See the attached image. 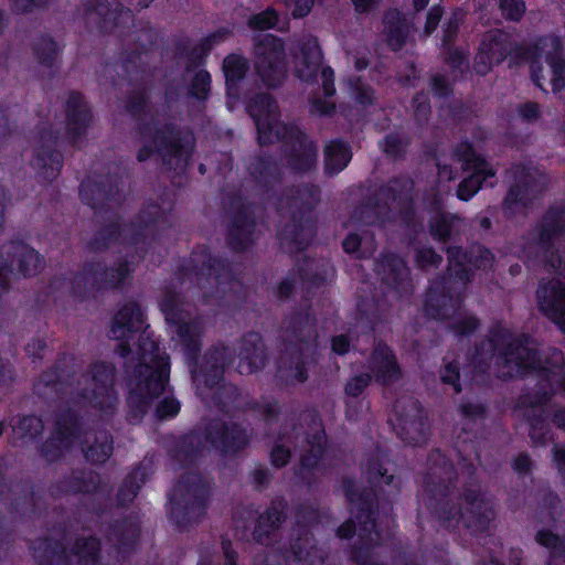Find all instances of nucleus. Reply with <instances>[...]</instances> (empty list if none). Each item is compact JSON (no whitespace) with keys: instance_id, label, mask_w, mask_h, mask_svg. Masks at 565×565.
Segmentation results:
<instances>
[{"instance_id":"obj_1","label":"nucleus","mask_w":565,"mask_h":565,"mask_svg":"<svg viewBox=\"0 0 565 565\" xmlns=\"http://www.w3.org/2000/svg\"><path fill=\"white\" fill-rule=\"evenodd\" d=\"M149 326L137 301L126 302L114 316L108 338L117 340L115 352L122 359L134 352L136 364L128 377L126 396L127 420L139 424L153 402L166 391L170 380V356L148 332Z\"/></svg>"},{"instance_id":"obj_2","label":"nucleus","mask_w":565,"mask_h":565,"mask_svg":"<svg viewBox=\"0 0 565 565\" xmlns=\"http://www.w3.org/2000/svg\"><path fill=\"white\" fill-rule=\"evenodd\" d=\"M160 310L182 347L193 380L202 382L210 390L220 386L225 370L234 362V350L224 344L212 345L200 361L203 331L200 322L191 319L184 310L180 295L166 292L160 301Z\"/></svg>"},{"instance_id":"obj_3","label":"nucleus","mask_w":565,"mask_h":565,"mask_svg":"<svg viewBox=\"0 0 565 565\" xmlns=\"http://www.w3.org/2000/svg\"><path fill=\"white\" fill-rule=\"evenodd\" d=\"M532 235L546 265L561 276L539 284L537 308L565 333V249L561 252L555 247L556 242L565 236V205H550L536 222Z\"/></svg>"},{"instance_id":"obj_4","label":"nucleus","mask_w":565,"mask_h":565,"mask_svg":"<svg viewBox=\"0 0 565 565\" xmlns=\"http://www.w3.org/2000/svg\"><path fill=\"white\" fill-rule=\"evenodd\" d=\"M490 342L498 355L499 377L504 381L535 373L540 380L551 383L565 367L562 350L553 348L543 358L541 350L531 347L533 338L526 332L516 334L498 326L491 330Z\"/></svg>"},{"instance_id":"obj_5","label":"nucleus","mask_w":565,"mask_h":565,"mask_svg":"<svg viewBox=\"0 0 565 565\" xmlns=\"http://www.w3.org/2000/svg\"><path fill=\"white\" fill-rule=\"evenodd\" d=\"M451 484L427 475L424 478L423 502L430 515L443 527H456L460 522L472 534H483L495 516L492 503L476 488L465 487L461 500L465 509L451 498Z\"/></svg>"},{"instance_id":"obj_6","label":"nucleus","mask_w":565,"mask_h":565,"mask_svg":"<svg viewBox=\"0 0 565 565\" xmlns=\"http://www.w3.org/2000/svg\"><path fill=\"white\" fill-rule=\"evenodd\" d=\"M170 210L150 200L143 203L139 212L128 222H122L119 214L108 216L95 231L86 247L92 253H104L115 244L141 249V257L148 252V236L156 239L160 228L169 226Z\"/></svg>"},{"instance_id":"obj_7","label":"nucleus","mask_w":565,"mask_h":565,"mask_svg":"<svg viewBox=\"0 0 565 565\" xmlns=\"http://www.w3.org/2000/svg\"><path fill=\"white\" fill-rule=\"evenodd\" d=\"M317 339V318L311 306L292 310L285 329L284 349L276 365L275 376L279 383L291 386L308 380V366L315 362Z\"/></svg>"},{"instance_id":"obj_8","label":"nucleus","mask_w":565,"mask_h":565,"mask_svg":"<svg viewBox=\"0 0 565 565\" xmlns=\"http://www.w3.org/2000/svg\"><path fill=\"white\" fill-rule=\"evenodd\" d=\"M175 275L181 282L194 284L202 294V302L221 305L227 292L239 284L228 258L214 255L207 246L192 250L178 266Z\"/></svg>"},{"instance_id":"obj_9","label":"nucleus","mask_w":565,"mask_h":565,"mask_svg":"<svg viewBox=\"0 0 565 565\" xmlns=\"http://www.w3.org/2000/svg\"><path fill=\"white\" fill-rule=\"evenodd\" d=\"M342 489L359 523L358 542L351 547L349 558L356 565L377 564L372 558V545L381 540L377 493L373 487L358 488L352 478L342 480Z\"/></svg>"},{"instance_id":"obj_10","label":"nucleus","mask_w":565,"mask_h":565,"mask_svg":"<svg viewBox=\"0 0 565 565\" xmlns=\"http://www.w3.org/2000/svg\"><path fill=\"white\" fill-rule=\"evenodd\" d=\"M320 202V189L313 183H301L290 189L287 204L290 218L279 228L277 236L290 253H301L317 234L315 209Z\"/></svg>"},{"instance_id":"obj_11","label":"nucleus","mask_w":565,"mask_h":565,"mask_svg":"<svg viewBox=\"0 0 565 565\" xmlns=\"http://www.w3.org/2000/svg\"><path fill=\"white\" fill-rule=\"evenodd\" d=\"M142 139H151V143L142 145L137 151V160L146 162L154 153L161 157L163 164L186 166L191 159L194 139L191 134L182 131L172 122L159 125L154 120L142 121L138 125Z\"/></svg>"},{"instance_id":"obj_12","label":"nucleus","mask_w":565,"mask_h":565,"mask_svg":"<svg viewBox=\"0 0 565 565\" xmlns=\"http://www.w3.org/2000/svg\"><path fill=\"white\" fill-rule=\"evenodd\" d=\"M209 498L210 487L202 475L193 471L181 475L168 494L169 516L179 531L202 521L207 511Z\"/></svg>"},{"instance_id":"obj_13","label":"nucleus","mask_w":565,"mask_h":565,"mask_svg":"<svg viewBox=\"0 0 565 565\" xmlns=\"http://www.w3.org/2000/svg\"><path fill=\"white\" fill-rule=\"evenodd\" d=\"M134 271V263L126 256L109 267L102 260L86 262L83 269L74 274L70 294L76 301L84 302L98 292L121 289Z\"/></svg>"},{"instance_id":"obj_14","label":"nucleus","mask_w":565,"mask_h":565,"mask_svg":"<svg viewBox=\"0 0 565 565\" xmlns=\"http://www.w3.org/2000/svg\"><path fill=\"white\" fill-rule=\"evenodd\" d=\"M227 216L225 241L235 253H244L256 243L257 220L255 203L241 191L227 195L224 206Z\"/></svg>"},{"instance_id":"obj_15","label":"nucleus","mask_w":565,"mask_h":565,"mask_svg":"<svg viewBox=\"0 0 565 565\" xmlns=\"http://www.w3.org/2000/svg\"><path fill=\"white\" fill-rule=\"evenodd\" d=\"M513 183L508 188L502 206L505 212L529 209L546 190L548 179L544 172L529 163L511 167Z\"/></svg>"},{"instance_id":"obj_16","label":"nucleus","mask_w":565,"mask_h":565,"mask_svg":"<svg viewBox=\"0 0 565 565\" xmlns=\"http://www.w3.org/2000/svg\"><path fill=\"white\" fill-rule=\"evenodd\" d=\"M282 129L281 153L286 167L299 175L316 171L318 164L317 141L296 124H284Z\"/></svg>"},{"instance_id":"obj_17","label":"nucleus","mask_w":565,"mask_h":565,"mask_svg":"<svg viewBox=\"0 0 565 565\" xmlns=\"http://www.w3.org/2000/svg\"><path fill=\"white\" fill-rule=\"evenodd\" d=\"M255 73L265 86L278 87L286 76V46L282 39L265 34L255 45Z\"/></svg>"},{"instance_id":"obj_18","label":"nucleus","mask_w":565,"mask_h":565,"mask_svg":"<svg viewBox=\"0 0 565 565\" xmlns=\"http://www.w3.org/2000/svg\"><path fill=\"white\" fill-rule=\"evenodd\" d=\"M39 142L34 148L33 164L41 182L51 183L61 173L64 157L60 150V131L52 125L39 127Z\"/></svg>"},{"instance_id":"obj_19","label":"nucleus","mask_w":565,"mask_h":565,"mask_svg":"<svg viewBox=\"0 0 565 565\" xmlns=\"http://www.w3.org/2000/svg\"><path fill=\"white\" fill-rule=\"evenodd\" d=\"M377 194L388 203L398 207V216L403 226L416 236L422 230L418 221L415 200L414 182L407 177H393L379 188Z\"/></svg>"},{"instance_id":"obj_20","label":"nucleus","mask_w":565,"mask_h":565,"mask_svg":"<svg viewBox=\"0 0 565 565\" xmlns=\"http://www.w3.org/2000/svg\"><path fill=\"white\" fill-rule=\"evenodd\" d=\"M394 430L397 437L407 445L422 446L429 437V425L422 404L409 399L406 404L397 401L394 404Z\"/></svg>"},{"instance_id":"obj_21","label":"nucleus","mask_w":565,"mask_h":565,"mask_svg":"<svg viewBox=\"0 0 565 565\" xmlns=\"http://www.w3.org/2000/svg\"><path fill=\"white\" fill-rule=\"evenodd\" d=\"M204 440L222 456H236L249 445L247 429L242 424L218 417L205 425Z\"/></svg>"},{"instance_id":"obj_22","label":"nucleus","mask_w":565,"mask_h":565,"mask_svg":"<svg viewBox=\"0 0 565 565\" xmlns=\"http://www.w3.org/2000/svg\"><path fill=\"white\" fill-rule=\"evenodd\" d=\"M463 299L451 287L447 278L433 282L425 295L423 303L424 316L436 321L454 318L462 307Z\"/></svg>"},{"instance_id":"obj_23","label":"nucleus","mask_w":565,"mask_h":565,"mask_svg":"<svg viewBox=\"0 0 565 565\" xmlns=\"http://www.w3.org/2000/svg\"><path fill=\"white\" fill-rule=\"evenodd\" d=\"M89 372L94 383L92 390L93 407L105 415H114L119 402L114 383L115 366L106 361H96L89 365Z\"/></svg>"},{"instance_id":"obj_24","label":"nucleus","mask_w":565,"mask_h":565,"mask_svg":"<svg viewBox=\"0 0 565 565\" xmlns=\"http://www.w3.org/2000/svg\"><path fill=\"white\" fill-rule=\"evenodd\" d=\"M375 271L381 281L395 292L397 298H408L413 294L411 270L404 258L394 252L382 253L375 262Z\"/></svg>"},{"instance_id":"obj_25","label":"nucleus","mask_w":565,"mask_h":565,"mask_svg":"<svg viewBox=\"0 0 565 565\" xmlns=\"http://www.w3.org/2000/svg\"><path fill=\"white\" fill-rule=\"evenodd\" d=\"M93 111L81 92L72 90L65 103V134L67 143L79 148L93 124Z\"/></svg>"},{"instance_id":"obj_26","label":"nucleus","mask_w":565,"mask_h":565,"mask_svg":"<svg viewBox=\"0 0 565 565\" xmlns=\"http://www.w3.org/2000/svg\"><path fill=\"white\" fill-rule=\"evenodd\" d=\"M510 53L511 36L503 30H492L481 40L475 57L473 70L478 75L486 76L494 65L503 63Z\"/></svg>"},{"instance_id":"obj_27","label":"nucleus","mask_w":565,"mask_h":565,"mask_svg":"<svg viewBox=\"0 0 565 565\" xmlns=\"http://www.w3.org/2000/svg\"><path fill=\"white\" fill-rule=\"evenodd\" d=\"M119 193V179L113 174L87 178L79 184V199L83 204L94 210L95 214L106 213L109 204Z\"/></svg>"},{"instance_id":"obj_28","label":"nucleus","mask_w":565,"mask_h":565,"mask_svg":"<svg viewBox=\"0 0 565 565\" xmlns=\"http://www.w3.org/2000/svg\"><path fill=\"white\" fill-rule=\"evenodd\" d=\"M288 503L284 497H276L258 515L254 530L253 539L257 544L270 546L278 536L281 525L287 520Z\"/></svg>"},{"instance_id":"obj_29","label":"nucleus","mask_w":565,"mask_h":565,"mask_svg":"<svg viewBox=\"0 0 565 565\" xmlns=\"http://www.w3.org/2000/svg\"><path fill=\"white\" fill-rule=\"evenodd\" d=\"M52 489L58 494H104L109 493L107 484L96 471L76 468L63 476Z\"/></svg>"},{"instance_id":"obj_30","label":"nucleus","mask_w":565,"mask_h":565,"mask_svg":"<svg viewBox=\"0 0 565 565\" xmlns=\"http://www.w3.org/2000/svg\"><path fill=\"white\" fill-rule=\"evenodd\" d=\"M140 537V525L136 518L124 516L114 520L107 527L106 539L116 550L119 559L125 561L135 551Z\"/></svg>"},{"instance_id":"obj_31","label":"nucleus","mask_w":565,"mask_h":565,"mask_svg":"<svg viewBox=\"0 0 565 565\" xmlns=\"http://www.w3.org/2000/svg\"><path fill=\"white\" fill-rule=\"evenodd\" d=\"M87 12L97 15V30L103 34L114 33L120 28H128L134 22L132 12L122 6L113 8L108 0H88Z\"/></svg>"},{"instance_id":"obj_32","label":"nucleus","mask_w":565,"mask_h":565,"mask_svg":"<svg viewBox=\"0 0 565 565\" xmlns=\"http://www.w3.org/2000/svg\"><path fill=\"white\" fill-rule=\"evenodd\" d=\"M3 249L13 265V273L23 278L34 277L45 267L44 257L22 241H11Z\"/></svg>"},{"instance_id":"obj_33","label":"nucleus","mask_w":565,"mask_h":565,"mask_svg":"<svg viewBox=\"0 0 565 565\" xmlns=\"http://www.w3.org/2000/svg\"><path fill=\"white\" fill-rule=\"evenodd\" d=\"M370 370L381 385H388L402 377V369L393 349L384 341L375 343L370 355Z\"/></svg>"},{"instance_id":"obj_34","label":"nucleus","mask_w":565,"mask_h":565,"mask_svg":"<svg viewBox=\"0 0 565 565\" xmlns=\"http://www.w3.org/2000/svg\"><path fill=\"white\" fill-rule=\"evenodd\" d=\"M248 171L264 194H273L284 179L281 167L271 153L257 156L248 166Z\"/></svg>"},{"instance_id":"obj_35","label":"nucleus","mask_w":565,"mask_h":565,"mask_svg":"<svg viewBox=\"0 0 565 565\" xmlns=\"http://www.w3.org/2000/svg\"><path fill=\"white\" fill-rule=\"evenodd\" d=\"M238 359L241 373L253 374L265 367L267 353L258 332L250 331L242 337Z\"/></svg>"},{"instance_id":"obj_36","label":"nucleus","mask_w":565,"mask_h":565,"mask_svg":"<svg viewBox=\"0 0 565 565\" xmlns=\"http://www.w3.org/2000/svg\"><path fill=\"white\" fill-rule=\"evenodd\" d=\"M390 311L388 302L375 295L359 296L356 301V320L366 333L374 332L386 321Z\"/></svg>"},{"instance_id":"obj_37","label":"nucleus","mask_w":565,"mask_h":565,"mask_svg":"<svg viewBox=\"0 0 565 565\" xmlns=\"http://www.w3.org/2000/svg\"><path fill=\"white\" fill-rule=\"evenodd\" d=\"M256 104L267 111L264 117H258L255 120L258 143L260 146H269L275 141L282 143V125L285 122H278L277 118L271 114L273 108L276 107L275 99L269 94H263L257 97Z\"/></svg>"},{"instance_id":"obj_38","label":"nucleus","mask_w":565,"mask_h":565,"mask_svg":"<svg viewBox=\"0 0 565 565\" xmlns=\"http://www.w3.org/2000/svg\"><path fill=\"white\" fill-rule=\"evenodd\" d=\"M36 565H73L68 548L62 540L46 535L31 546Z\"/></svg>"},{"instance_id":"obj_39","label":"nucleus","mask_w":565,"mask_h":565,"mask_svg":"<svg viewBox=\"0 0 565 565\" xmlns=\"http://www.w3.org/2000/svg\"><path fill=\"white\" fill-rule=\"evenodd\" d=\"M354 217L364 225L383 227L391 221V206L375 193L355 207Z\"/></svg>"},{"instance_id":"obj_40","label":"nucleus","mask_w":565,"mask_h":565,"mask_svg":"<svg viewBox=\"0 0 565 565\" xmlns=\"http://www.w3.org/2000/svg\"><path fill=\"white\" fill-rule=\"evenodd\" d=\"M298 46L302 65V68L298 70V76L303 82L312 84L317 82L323 58L321 46L315 36L301 40Z\"/></svg>"},{"instance_id":"obj_41","label":"nucleus","mask_w":565,"mask_h":565,"mask_svg":"<svg viewBox=\"0 0 565 565\" xmlns=\"http://www.w3.org/2000/svg\"><path fill=\"white\" fill-rule=\"evenodd\" d=\"M150 467L145 462L137 463L124 478L116 493V502L120 508L128 507L138 495L142 486L150 478Z\"/></svg>"},{"instance_id":"obj_42","label":"nucleus","mask_w":565,"mask_h":565,"mask_svg":"<svg viewBox=\"0 0 565 565\" xmlns=\"http://www.w3.org/2000/svg\"><path fill=\"white\" fill-rule=\"evenodd\" d=\"M204 450V440L199 433L190 431L181 436L170 450L172 459L182 468L194 466Z\"/></svg>"},{"instance_id":"obj_43","label":"nucleus","mask_w":565,"mask_h":565,"mask_svg":"<svg viewBox=\"0 0 565 565\" xmlns=\"http://www.w3.org/2000/svg\"><path fill=\"white\" fill-rule=\"evenodd\" d=\"M75 371L73 365L66 362V354L60 353L55 363L43 371L39 377V384L52 392L58 393L71 386L74 382Z\"/></svg>"},{"instance_id":"obj_44","label":"nucleus","mask_w":565,"mask_h":565,"mask_svg":"<svg viewBox=\"0 0 565 565\" xmlns=\"http://www.w3.org/2000/svg\"><path fill=\"white\" fill-rule=\"evenodd\" d=\"M353 157L352 149L348 142L337 138L330 140L324 147V173L334 177L343 171Z\"/></svg>"},{"instance_id":"obj_45","label":"nucleus","mask_w":565,"mask_h":565,"mask_svg":"<svg viewBox=\"0 0 565 565\" xmlns=\"http://www.w3.org/2000/svg\"><path fill=\"white\" fill-rule=\"evenodd\" d=\"M52 431L75 445L85 434L83 417L76 409L66 407L56 414Z\"/></svg>"},{"instance_id":"obj_46","label":"nucleus","mask_w":565,"mask_h":565,"mask_svg":"<svg viewBox=\"0 0 565 565\" xmlns=\"http://www.w3.org/2000/svg\"><path fill=\"white\" fill-rule=\"evenodd\" d=\"M68 551L72 558H77V565H100L102 563V541L94 534L77 535Z\"/></svg>"},{"instance_id":"obj_47","label":"nucleus","mask_w":565,"mask_h":565,"mask_svg":"<svg viewBox=\"0 0 565 565\" xmlns=\"http://www.w3.org/2000/svg\"><path fill=\"white\" fill-rule=\"evenodd\" d=\"M316 545L317 541L311 529H295V536L288 546L281 548V553L286 561L301 563L311 556Z\"/></svg>"},{"instance_id":"obj_48","label":"nucleus","mask_w":565,"mask_h":565,"mask_svg":"<svg viewBox=\"0 0 565 565\" xmlns=\"http://www.w3.org/2000/svg\"><path fill=\"white\" fill-rule=\"evenodd\" d=\"M222 68L225 77L226 94L235 96L239 83L249 71V62L241 54L230 53L224 57Z\"/></svg>"},{"instance_id":"obj_49","label":"nucleus","mask_w":565,"mask_h":565,"mask_svg":"<svg viewBox=\"0 0 565 565\" xmlns=\"http://www.w3.org/2000/svg\"><path fill=\"white\" fill-rule=\"evenodd\" d=\"M548 47H551V51L545 54V62L552 72V90L556 94L565 88L564 47L561 39L557 35H552Z\"/></svg>"},{"instance_id":"obj_50","label":"nucleus","mask_w":565,"mask_h":565,"mask_svg":"<svg viewBox=\"0 0 565 565\" xmlns=\"http://www.w3.org/2000/svg\"><path fill=\"white\" fill-rule=\"evenodd\" d=\"M468 171L471 173L462 179L457 188V198L465 202L472 199L482 189L484 182L495 175L492 167L470 169Z\"/></svg>"},{"instance_id":"obj_51","label":"nucleus","mask_w":565,"mask_h":565,"mask_svg":"<svg viewBox=\"0 0 565 565\" xmlns=\"http://www.w3.org/2000/svg\"><path fill=\"white\" fill-rule=\"evenodd\" d=\"M114 440L110 433L107 430H99L96 433L93 444L83 448L86 461L92 465H103L113 455Z\"/></svg>"},{"instance_id":"obj_52","label":"nucleus","mask_w":565,"mask_h":565,"mask_svg":"<svg viewBox=\"0 0 565 565\" xmlns=\"http://www.w3.org/2000/svg\"><path fill=\"white\" fill-rule=\"evenodd\" d=\"M535 541L550 551L547 565H565V535L541 529L535 534Z\"/></svg>"},{"instance_id":"obj_53","label":"nucleus","mask_w":565,"mask_h":565,"mask_svg":"<svg viewBox=\"0 0 565 565\" xmlns=\"http://www.w3.org/2000/svg\"><path fill=\"white\" fill-rule=\"evenodd\" d=\"M62 49L51 34L43 33L32 44L36 62L46 68H53Z\"/></svg>"},{"instance_id":"obj_54","label":"nucleus","mask_w":565,"mask_h":565,"mask_svg":"<svg viewBox=\"0 0 565 565\" xmlns=\"http://www.w3.org/2000/svg\"><path fill=\"white\" fill-rule=\"evenodd\" d=\"M74 445L51 430L38 448L39 456L49 465L60 462Z\"/></svg>"},{"instance_id":"obj_55","label":"nucleus","mask_w":565,"mask_h":565,"mask_svg":"<svg viewBox=\"0 0 565 565\" xmlns=\"http://www.w3.org/2000/svg\"><path fill=\"white\" fill-rule=\"evenodd\" d=\"M552 35H542L536 38L529 44L512 43L509 56L515 62H531L537 57H542L546 47L551 43Z\"/></svg>"},{"instance_id":"obj_56","label":"nucleus","mask_w":565,"mask_h":565,"mask_svg":"<svg viewBox=\"0 0 565 565\" xmlns=\"http://www.w3.org/2000/svg\"><path fill=\"white\" fill-rule=\"evenodd\" d=\"M460 217L455 213L431 215L428 220V228L431 238L439 244H447L452 236L455 223Z\"/></svg>"},{"instance_id":"obj_57","label":"nucleus","mask_w":565,"mask_h":565,"mask_svg":"<svg viewBox=\"0 0 565 565\" xmlns=\"http://www.w3.org/2000/svg\"><path fill=\"white\" fill-rule=\"evenodd\" d=\"M247 408L256 414L264 422L267 428L278 423L281 415V406L275 397H262L259 401H250Z\"/></svg>"},{"instance_id":"obj_58","label":"nucleus","mask_w":565,"mask_h":565,"mask_svg":"<svg viewBox=\"0 0 565 565\" xmlns=\"http://www.w3.org/2000/svg\"><path fill=\"white\" fill-rule=\"evenodd\" d=\"M454 158L461 162L463 171L477 168L491 167L486 158L477 153L472 142L468 139L461 140L454 148Z\"/></svg>"},{"instance_id":"obj_59","label":"nucleus","mask_w":565,"mask_h":565,"mask_svg":"<svg viewBox=\"0 0 565 565\" xmlns=\"http://www.w3.org/2000/svg\"><path fill=\"white\" fill-rule=\"evenodd\" d=\"M412 145V138L408 135H401L397 131L386 134L380 141L382 151L394 160L405 159L408 148Z\"/></svg>"},{"instance_id":"obj_60","label":"nucleus","mask_w":565,"mask_h":565,"mask_svg":"<svg viewBox=\"0 0 565 565\" xmlns=\"http://www.w3.org/2000/svg\"><path fill=\"white\" fill-rule=\"evenodd\" d=\"M312 260L308 256L298 258L292 268L297 279L306 287L319 288L326 282L323 274L311 269Z\"/></svg>"},{"instance_id":"obj_61","label":"nucleus","mask_w":565,"mask_h":565,"mask_svg":"<svg viewBox=\"0 0 565 565\" xmlns=\"http://www.w3.org/2000/svg\"><path fill=\"white\" fill-rule=\"evenodd\" d=\"M211 73L205 68H200L191 78L188 87V97L201 103H205L211 95Z\"/></svg>"},{"instance_id":"obj_62","label":"nucleus","mask_w":565,"mask_h":565,"mask_svg":"<svg viewBox=\"0 0 565 565\" xmlns=\"http://www.w3.org/2000/svg\"><path fill=\"white\" fill-rule=\"evenodd\" d=\"M366 471L371 483L374 486L384 483L391 488L390 494L396 495L399 493V481L396 480L394 475H390L377 459L367 461Z\"/></svg>"},{"instance_id":"obj_63","label":"nucleus","mask_w":565,"mask_h":565,"mask_svg":"<svg viewBox=\"0 0 565 565\" xmlns=\"http://www.w3.org/2000/svg\"><path fill=\"white\" fill-rule=\"evenodd\" d=\"M149 102V95L145 89H136L128 94L125 109L132 118L139 119L147 115Z\"/></svg>"},{"instance_id":"obj_64","label":"nucleus","mask_w":565,"mask_h":565,"mask_svg":"<svg viewBox=\"0 0 565 565\" xmlns=\"http://www.w3.org/2000/svg\"><path fill=\"white\" fill-rule=\"evenodd\" d=\"M350 89L355 103L364 108L375 104V90L369 84L363 83L360 76L350 81Z\"/></svg>"}]
</instances>
